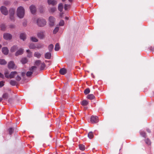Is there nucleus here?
Wrapping results in <instances>:
<instances>
[{"mask_svg":"<svg viewBox=\"0 0 154 154\" xmlns=\"http://www.w3.org/2000/svg\"><path fill=\"white\" fill-rule=\"evenodd\" d=\"M17 16L20 18L23 17L25 14V10L22 6L19 7L17 11Z\"/></svg>","mask_w":154,"mask_h":154,"instance_id":"nucleus-1","label":"nucleus"},{"mask_svg":"<svg viewBox=\"0 0 154 154\" xmlns=\"http://www.w3.org/2000/svg\"><path fill=\"white\" fill-rule=\"evenodd\" d=\"M37 23L38 26L43 27L46 25V21L44 19L39 18L37 19Z\"/></svg>","mask_w":154,"mask_h":154,"instance_id":"nucleus-2","label":"nucleus"},{"mask_svg":"<svg viewBox=\"0 0 154 154\" xmlns=\"http://www.w3.org/2000/svg\"><path fill=\"white\" fill-rule=\"evenodd\" d=\"M15 9L13 8H12L9 10V13L10 15V19L13 20H14V15L15 12Z\"/></svg>","mask_w":154,"mask_h":154,"instance_id":"nucleus-3","label":"nucleus"},{"mask_svg":"<svg viewBox=\"0 0 154 154\" xmlns=\"http://www.w3.org/2000/svg\"><path fill=\"white\" fill-rule=\"evenodd\" d=\"M12 35L8 33H5L3 34V38L6 40H9L12 38Z\"/></svg>","mask_w":154,"mask_h":154,"instance_id":"nucleus-4","label":"nucleus"},{"mask_svg":"<svg viewBox=\"0 0 154 154\" xmlns=\"http://www.w3.org/2000/svg\"><path fill=\"white\" fill-rule=\"evenodd\" d=\"M99 121L98 118L97 116H92L90 119V122L91 123H95Z\"/></svg>","mask_w":154,"mask_h":154,"instance_id":"nucleus-5","label":"nucleus"},{"mask_svg":"<svg viewBox=\"0 0 154 154\" xmlns=\"http://www.w3.org/2000/svg\"><path fill=\"white\" fill-rule=\"evenodd\" d=\"M0 10L2 13L4 15H7L8 14V11L5 6H2L0 8Z\"/></svg>","mask_w":154,"mask_h":154,"instance_id":"nucleus-6","label":"nucleus"},{"mask_svg":"<svg viewBox=\"0 0 154 154\" xmlns=\"http://www.w3.org/2000/svg\"><path fill=\"white\" fill-rule=\"evenodd\" d=\"M49 22V25L51 26H53L54 25L55 21V18L52 16H50L48 19Z\"/></svg>","mask_w":154,"mask_h":154,"instance_id":"nucleus-7","label":"nucleus"},{"mask_svg":"<svg viewBox=\"0 0 154 154\" xmlns=\"http://www.w3.org/2000/svg\"><path fill=\"white\" fill-rule=\"evenodd\" d=\"M29 9L32 14H34L36 12V8L34 5H32L30 6L29 7Z\"/></svg>","mask_w":154,"mask_h":154,"instance_id":"nucleus-8","label":"nucleus"},{"mask_svg":"<svg viewBox=\"0 0 154 154\" xmlns=\"http://www.w3.org/2000/svg\"><path fill=\"white\" fill-rule=\"evenodd\" d=\"M8 67L10 69H14L16 68V67H15V64L14 62L12 61H11L9 62L8 65Z\"/></svg>","mask_w":154,"mask_h":154,"instance_id":"nucleus-9","label":"nucleus"},{"mask_svg":"<svg viewBox=\"0 0 154 154\" xmlns=\"http://www.w3.org/2000/svg\"><path fill=\"white\" fill-rule=\"evenodd\" d=\"M48 3L49 5H52L54 6L57 4V2L56 1L54 0H48Z\"/></svg>","mask_w":154,"mask_h":154,"instance_id":"nucleus-10","label":"nucleus"},{"mask_svg":"<svg viewBox=\"0 0 154 154\" xmlns=\"http://www.w3.org/2000/svg\"><path fill=\"white\" fill-rule=\"evenodd\" d=\"M23 51V49L22 48H20L15 53V55L16 56H17L19 55L22 54Z\"/></svg>","mask_w":154,"mask_h":154,"instance_id":"nucleus-11","label":"nucleus"},{"mask_svg":"<svg viewBox=\"0 0 154 154\" xmlns=\"http://www.w3.org/2000/svg\"><path fill=\"white\" fill-rule=\"evenodd\" d=\"M37 36L41 39H43L44 37V32H38L37 34Z\"/></svg>","mask_w":154,"mask_h":154,"instance_id":"nucleus-12","label":"nucleus"},{"mask_svg":"<svg viewBox=\"0 0 154 154\" xmlns=\"http://www.w3.org/2000/svg\"><path fill=\"white\" fill-rule=\"evenodd\" d=\"M2 51L3 53L5 55H7L8 53V50L6 47H4L2 49Z\"/></svg>","mask_w":154,"mask_h":154,"instance_id":"nucleus-13","label":"nucleus"},{"mask_svg":"<svg viewBox=\"0 0 154 154\" xmlns=\"http://www.w3.org/2000/svg\"><path fill=\"white\" fill-rule=\"evenodd\" d=\"M59 72L61 74L64 75L66 73L67 71L66 69L62 68L60 69Z\"/></svg>","mask_w":154,"mask_h":154,"instance_id":"nucleus-14","label":"nucleus"},{"mask_svg":"<svg viewBox=\"0 0 154 154\" xmlns=\"http://www.w3.org/2000/svg\"><path fill=\"white\" fill-rule=\"evenodd\" d=\"M20 38L23 41L25 40L26 38V34L24 33H21L20 35Z\"/></svg>","mask_w":154,"mask_h":154,"instance_id":"nucleus-15","label":"nucleus"},{"mask_svg":"<svg viewBox=\"0 0 154 154\" xmlns=\"http://www.w3.org/2000/svg\"><path fill=\"white\" fill-rule=\"evenodd\" d=\"M17 74L16 71L11 72L9 75L8 78L11 79L14 77V76Z\"/></svg>","mask_w":154,"mask_h":154,"instance_id":"nucleus-16","label":"nucleus"},{"mask_svg":"<svg viewBox=\"0 0 154 154\" xmlns=\"http://www.w3.org/2000/svg\"><path fill=\"white\" fill-rule=\"evenodd\" d=\"M45 58L47 59H50L51 57V53L50 52H47L45 54Z\"/></svg>","mask_w":154,"mask_h":154,"instance_id":"nucleus-17","label":"nucleus"},{"mask_svg":"<svg viewBox=\"0 0 154 154\" xmlns=\"http://www.w3.org/2000/svg\"><path fill=\"white\" fill-rule=\"evenodd\" d=\"M95 97L94 96L93 94H89L87 95V99L90 100L94 99Z\"/></svg>","mask_w":154,"mask_h":154,"instance_id":"nucleus-18","label":"nucleus"},{"mask_svg":"<svg viewBox=\"0 0 154 154\" xmlns=\"http://www.w3.org/2000/svg\"><path fill=\"white\" fill-rule=\"evenodd\" d=\"M29 47L31 49H34L36 48V45L33 43H31L29 44Z\"/></svg>","mask_w":154,"mask_h":154,"instance_id":"nucleus-19","label":"nucleus"},{"mask_svg":"<svg viewBox=\"0 0 154 154\" xmlns=\"http://www.w3.org/2000/svg\"><path fill=\"white\" fill-rule=\"evenodd\" d=\"M34 56L37 58H39L40 57L41 54L38 52H36L35 53Z\"/></svg>","mask_w":154,"mask_h":154,"instance_id":"nucleus-20","label":"nucleus"},{"mask_svg":"<svg viewBox=\"0 0 154 154\" xmlns=\"http://www.w3.org/2000/svg\"><path fill=\"white\" fill-rule=\"evenodd\" d=\"M63 8V5L62 4L60 3L59 4L58 6V10L61 12Z\"/></svg>","mask_w":154,"mask_h":154,"instance_id":"nucleus-21","label":"nucleus"},{"mask_svg":"<svg viewBox=\"0 0 154 154\" xmlns=\"http://www.w3.org/2000/svg\"><path fill=\"white\" fill-rule=\"evenodd\" d=\"M57 10V9L55 7H52L49 9V11L50 12L53 13Z\"/></svg>","mask_w":154,"mask_h":154,"instance_id":"nucleus-22","label":"nucleus"},{"mask_svg":"<svg viewBox=\"0 0 154 154\" xmlns=\"http://www.w3.org/2000/svg\"><path fill=\"white\" fill-rule=\"evenodd\" d=\"M17 48L18 47L17 45H14L11 48V51L12 52H14Z\"/></svg>","mask_w":154,"mask_h":154,"instance_id":"nucleus-23","label":"nucleus"},{"mask_svg":"<svg viewBox=\"0 0 154 154\" xmlns=\"http://www.w3.org/2000/svg\"><path fill=\"white\" fill-rule=\"evenodd\" d=\"M44 47V45L42 44H38L36 45V48L38 49L43 48Z\"/></svg>","mask_w":154,"mask_h":154,"instance_id":"nucleus-24","label":"nucleus"},{"mask_svg":"<svg viewBox=\"0 0 154 154\" xmlns=\"http://www.w3.org/2000/svg\"><path fill=\"white\" fill-rule=\"evenodd\" d=\"M60 47L59 44L58 43H57L55 46L54 50L56 51H59L60 49Z\"/></svg>","mask_w":154,"mask_h":154,"instance_id":"nucleus-25","label":"nucleus"},{"mask_svg":"<svg viewBox=\"0 0 154 154\" xmlns=\"http://www.w3.org/2000/svg\"><path fill=\"white\" fill-rule=\"evenodd\" d=\"M6 26L5 24H2L1 25L0 29L2 31H5V30Z\"/></svg>","mask_w":154,"mask_h":154,"instance_id":"nucleus-26","label":"nucleus"},{"mask_svg":"<svg viewBox=\"0 0 154 154\" xmlns=\"http://www.w3.org/2000/svg\"><path fill=\"white\" fill-rule=\"evenodd\" d=\"M88 136L89 139H91L92 138L94 137V135L92 132H89L88 134Z\"/></svg>","mask_w":154,"mask_h":154,"instance_id":"nucleus-27","label":"nucleus"},{"mask_svg":"<svg viewBox=\"0 0 154 154\" xmlns=\"http://www.w3.org/2000/svg\"><path fill=\"white\" fill-rule=\"evenodd\" d=\"M26 51L28 53L27 56L29 57H31L32 56V53L29 50H27Z\"/></svg>","mask_w":154,"mask_h":154,"instance_id":"nucleus-28","label":"nucleus"},{"mask_svg":"<svg viewBox=\"0 0 154 154\" xmlns=\"http://www.w3.org/2000/svg\"><path fill=\"white\" fill-rule=\"evenodd\" d=\"M140 135L142 136L145 137H146L145 133L143 131L141 130L140 131Z\"/></svg>","mask_w":154,"mask_h":154,"instance_id":"nucleus-29","label":"nucleus"},{"mask_svg":"<svg viewBox=\"0 0 154 154\" xmlns=\"http://www.w3.org/2000/svg\"><path fill=\"white\" fill-rule=\"evenodd\" d=\"M28 61L27 60L26 58H23L21 60V62L23 64H25Z\"/></svg>","mask_w":154,"mask_h":154,"instance_id":"nucleus-30","label":"nucleus"},{"mask_svg":"<svg viewBox=\"0 0 154 154\" xmlns=\"http://www.w3.org/2000/svg\"><path fill=\"white\" fill-rule=\"evenodd\" d=\"M31 40L33 42H38V40L36 38L34 37H32L30 38Z\"/></svg>","mask_w":154,"mask_h":154,"instance_id":"nucleus-31","label":"nucleus"},{"mask_svg":"<svg viewBox=\"0 0 154 154\" xmlns=\"http://www.w3.org/2000/svg\"><path fill=\"white\" fill-rule=\"evenodd\" d=\"M79 149L82 151H83L85 149V147L84 145L83 144H80L79 145Z\"/></svg>","mask_w":154,"mask_h":154,"instance_id":"nucleus-32","label":"nucleus"},{"mask_svg":"<svg viewBox=\"0 0 154 154\" xmlns=\"http://www.w3.org/2000/svg\"><path fill=\"white\" fill-rule=\"evenodd\" d=\"M59 30V27L58 26H56L53 30V33L54 34H56L58 32Z\"/></svg>","mask_w":154,"mask_h":154,"instance_id":"nucleus-33","label":"nucleus"},{"mask_svg":"<svg viewBox=\"0 0 154 154\" xmlns=\"http://www.w3.org/2000/svg\"><path fill=\"white\" fill-rule=\"evenodd\" d=\"M54 46L53 44H50L48 47V49L50 52H51L53 49Z\"/></svg>","mask_w":154,"mask_h":154,"instance_id":"nucleus-34","label":"nucleus"},{"mask_svg":"<svg viewBox=\"0 0 154 154\" xmlns=\"http://www.w3.org/2000/svg\"><path fill=\"white\" fill-rule=\"evenodd\" d=\"M7 62L4 59H0V64L1 65H5L6 64Z\"/></svg>","mask_w":154,"mask_h":154,"instance_id":"nucleus-35","label":"nucleus"},{"mask_svg":"<svg viewBox=\"0 0 154 154\" xmlns=\"http://www.w3.org/2000/svg\"><path fill=\"white\" fill-rule=\"evenodd\" d=\"M70 8V5L67 4H65L64 5V8L65 10L69 9Z\"/></svg>","mask_w":154,"mask_h":154,"instance_id":"nucleus-36","label":"nucleus"},{"mask_svg":"<svg viewBox=\"0 0 154 154\" xmlns=\"http://www.w3.org/2000/svg\"><path fill=\"white\" fill-rule=\"evenodd\" d=\"M82 105L84 107L87 106V101L85 100H83L81 102Z\"/></svg>","mask_w":154,"mask_h":154,"instance_id":"nucleus-37","label":"nucleus"},{"mask_svg":"<svg viewBox=\"0 0 154 154\" xmlns=\"http://www.w3.org/2000/svg\"><path fill=\"white\" fill-rule=\"evenodd\" d=\"M10 84L13 86L15 85L17 83L15 81L11 80L10 82Z\"/></svg>","mask_w":154,"mask_h":154,"instance_id":"nucleus-38","label":"nucleus"},{"mask_svg":"<svg viewBox=\"0 0 154 154\" xmlns=\"http://www.w3.org/2000/svg\"><path fill=\"white\" fill-rule=\"evenodd\" d=\"M4 74L5 75V77L6 78H8V77H9V72L8 71H7V70L5 71V73H4Z\"/></svg>","mask_w":154,"mask_h":154,"instance_id":"nucleus-39","label":"nucleus"},{"mask_svg":"<svg viewBox=\"0 0 154 154\" xmlns=\"http://www.w3.org/2000/svg\"><path fill=\"white\" fill-rule=\"evenodd\" d=\"M14 130V129L13 128H10L8 129V131L9 132V134L11 135L12 134L13 131Z\"/></svg>","mask_w":154,"mask_h":154,"instance_id":"nucleus-40","label":"nucleus"},{"mask_svg":"<svg viewBox=\"0 0 154 154\" xmlns=\"http://www.w3.org/2000/svg\"><path fill=\"white\" fill-rule=\"evenodd\" d=\"M64 24V22L63 20H61L59 23V25L60 26H63Z\"/></svg>","mask_w":154,"mask_h":154,"instance_id":"nucleus-41","label":"nucleus"},{"mask_svg":"<svg viewBox=\"0 0 154 154\" xmlns=\"http://www.w3.org/2000/svg\"><path fill=\"white\" fill-rule=\"evenodd\" d=\"M41 62L40 60H36L35 62V64L37 66H38L40 64Z\"/></svg>","mask_w":154,"mask_h":154,"instance_id":"nucleus-42","label":"nucleus"},{"mask_svg":"<svg viewBox=\"0 0 154 154\" xmlns=\"http://www.w3.org/2000/svg\"><path fill=\"white\" fill-rule=\"evenodd\" d=\"M145 142L148 145H149L151 144V142L148 139H146L145 140Z\"/></svg>","mask_w":154,"mask_h":154,"instance_id":"nucleus-43","label":"nucleus"},{"mask_svg":"<svg viewBox=\"0 0 154 154\" xmlns=\"http://www.w3.org/2000/svg\"><path fill=\"white\" fill-rule=\"evenodd\" d=\"M45 65L44 63H41L40 69L42 70L44 69V67H45Z\"/></svg>","mask_w":154,"mask_h":154,"instance_id":"nucleus-44","label":"nucleus"},{"mask_svg":"<svg viewBox=\"0 0 154 154\" xmlns=\"http://www.w3.org/2000/svg\"><path fill=\"white\" fill-rule=\"evenodd\" d=\"M3 97L5 99H7L8 97V94L7 93H5L3 95Z\"/></svg>","mask_w":154,"mask_h":154,"instance_id":"nucleus-45","label":"nucleus"},{"mask_svg":"<svg viewBox=\"0 0 154 154\" xmlns=\"http://www.w3.org/2000/svg\"><path fill=\"white\" fill-rule=\"evenodd\" d=\"M36 68V67L35 66H32L31 68H30L29 70L30 71H34L35 70Z\"/></svg>","mask_w":154,"mask_h":154,"instance_id":"nucleus-46","label":"nucleus"},{"mask_svg":"<svg viewBox=\"0 0 154 154\" xmlns=\"http://www.w3.org/2000/svg\"><path fill=\"white\" fill-rule=\"evenodd\" d=\"M32 73V72L31 71L27 72L26 73V75L27 76H30Z\"/></svg>","mask_w":154,"mask_h":154,"instance_id":"nucleus-47","label":"nucleus"},{"mask_svg":"<svg viewBox=\"0 0 154 154\" xmlns=\"http://www.w3.org/2000/svg\"><path fill=\"white\" fill-rule=\"evenodd\" d=\"M21 78L19 75H17L16 77V80L17 81H19L21 80Z\"/></svg>","mask_w":154,"mask_h":154,"instance_id":"nucleus-48","label":"nucleus"},{"mask_svg":"<svg viewBox=\"0 0 154 154\" xmlns=\"http://www.w3.org/2000/svg\"><path fill=\"white\" fill-rule=\"evenodd\" d=\"M4 85V82L3 81L0 82V87H2Z\"/></svg>","mask_w":154,"mask_h":154,"instance_id":"nucleus-49","label":"nucleus"},{"mask_svg":"<svg viewBox=\"0 0 154 154\" xmlns=\"http://www.w3.org/2000/svg\"><path fill=\"white\" fill-rule=\"evenodd\" d=\"M10 2L8 1H5L4 2V4L6 5H9Z\"/></svg>","mask_w":154,"mask_h":154,"instance_id":"nucleus-50","label":"nucleus"},{"mask_svg":"<svg viewBox=\"0 0 154 154\" xmlns=\"http://www.w3.org/2000/svg\"><path fill=\"white\" fill-rule=\"evenodd\" d=\"M0 77L2 78V79H4V75L2 74L0 72Z\"/></svg>","mask_w":154,"mask_h":154,"instance_id":"nucleus-51","label":"nucleus"},{"mask_svg":"<svg viewBox=\"0 0 154 154\" xmlns=\"http://www.w3.org/2000/svg\"><path fill=\"white\" fill-rule=\"evenodd\" d=\"M10 27L12 28H14L15 27V25L13 24H11L10 25Z\"/></svg>","mask_w":154,"mask_h":154,"instance_id":"nucleus-52","label":"nucleus"},{"mask_svg":"<svg viewBox=\"0 0 154 154\" xmlns=\"http://www.w3.org/2000/svg\"><path fill=\"white\" fill-rule=\"evenodd\" d=\"M146 131L149 133H150L151 132V131L150 129H149V128L146 129Z\"/></svg>","mask_w":154,"mask_h":154,"instance_id":"nucleus-53","label":"nucleus"},{"mask_svg":"<svg viewBox=\"0 0 154 154\" xmlns=\"http://www.w3.org/2000/svg\"><path fill=\"white\" fill-rule=\"evenodd\" d=\"M90 92V90L89 88H87V94L89 93Z\"/></svg>","mask_w":154,"mask_h":154,"instance_id":"nucleus-54","label":"nucleus"},{"mask_svg":"<svg viewBox=\"0 0 154 154\" xmlns=\"http://www.w3.org/2000/svg\"><path fill=\"white\" fill-rule=\"evenodd\" d=\"M63 13H61L60 14V16L62 17L63 16Z\"/></svg>","mask_w":154,"mask_h":154,"instance_id":"nucleus-55","label":"nucleus"},{"mask_svg":"<svg viewBox=\"0 0 154 154\" xmlns=\"http://www.w3.org/2000/svg\"><path fill=\"white\" fill-rule=\"evenodd\" d=\"M84 93L85 95H87V89H85L84 91Z\"/></svg>","mask_w":154,"mask_h":154,"instance_id":"nucleus-56","label":"nucleus"},{"mask_svg":"<svg viewBox=\"0 0 154 154\" xmlns=\"http://www.w3.org/2000/svg\"><path fill=\"white\" fill-rule=\"evenodd\" d=\"M25 73L22 72L21 73V75L23 76L25 75Z\"/></svg>","mask_w":154,"mask_h":154,"instance_id":"nucleus-57","label":"nucleus"},{"mask_svg":"<svg viewBox=\"0 0 154 154\" xmlns=\"http://www.w3.org/2000/svg\"><path fill=\"white\" fill-rule=\"evenodd\" d=\"M2 100V97H0V102H1Z\"/></svg>","mask_w":154,"mask_h":154,"instance_id":"nucleus-58","label":"nucleus"},{"mask_svg":"<svg viewBox=\"0 0 154 154\" xmlns=\"http://www.w3.org/2000/svg\"><path fill=\"white\" fill-rule=\"evenodd\" d=\"M65 19H66V20H68V19H69V18H68V17H65Z\"/></svg>","mask_w":154,"mask_h":154,"instance_id":"nucleus-59","label":"nucleus"},{"mask_svg":"<svg viewBox=\"0 0 154 154\" xmlns=\"http://www.w3.org/2000/svg\"><path fill=\"white\" fill-rule=\"evenodd\" d=\"M69 1V2H72V0H68Z\"/></svg>","mask_w":154,"mask_h":154,"instance_id":"nucleus-60","label":"nucleus"},{"mask_svg":"<svg viewBox=\"0 0 154 154\" xmlns=\"http://www.w3.org/2000/svg\"><path fill=\"white\" fill-rule=\"evenodd\" d=\"M2 47V45H0V49Z\"/></svg>","mask_w":154,"mask_h":154,"instance_id":"nucleus-61","label":"nucleus"},{"mask_svg":"<svg viewBox=\"0 0 154 154\" xmlns=\"http://www.w3.org/2000/svg\"><path fill=\"white\" fill-rule=\"evenodd\" d=\"M63 2H64L66 0H62Z\"/></svg>","mask_w":154,"mask_h":154,"instance_id":"nucleus-62","label":"nucleus"},{"mask_svg":"<svg viewBox=\"0 0 154 154\" xmlns=\"http://www.w3.org/2000/svg\"><path fill=\"white\" fill-rule=\"evenodd\" d=\"M40 11V12H43L42 11H41V10Z\"/></svg>","mask_w":154,"mask_h":154,"instance_id":"nucleus-63","label":"nucleus"}]
</instances>
